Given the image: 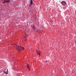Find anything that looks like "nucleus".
Returning a JSON list of instances; mask_svg holds the SVG:
<instances>
[{"label":"nucleus","instance_id":"nucleus-6","mask_svg":"<svg viewBox=\"0 0 76 76\" xmlns=\"http://www.w3.org/2000/svg\"><path fill=\"white\" fill-rule=\"evenodd\" d=\"M40 51L39 50H37V51H36L37 53L38 54H39V57H40V53H39V52Z\"/></svg>","mask_w":76,"mask_h":76},{"label":"nucleus","instance_id":"nucleus-1","mask_svg":"<svg viewBox=\"0 0 76 76\" xmlns=\"http://www.w3.org/2000/svg\"><path fill=\"white\" fill-rule=\"evenodd\" d=\"M13 46L15 48H16L17 51H20L22 49L24 50V48L21 46H17L16 45L14 44Z\"/></svg>","mask_w":76,"mask_h":76},{"label":"nucleus","instance_id":"nucleus-4","mask_svg":"<svg viewBox=\"0 0 76 76\" xmlns=\"http://www.w3.org/2000/svg\"><path fill=\"white\" fill-rule=\"evenodd\" d=\"M4 73H5V74H8V69H7V72L4 71Z\"/></svg>","mask_w":76,"mask_h":76},{"label":"nucleus","instance_id":"nucleus-2","mask_svg":"<svg viewBox=\"0 0 76 76\" xmlns=\"http://www.w3.org/2000/svg\"><path fill=\"white\" fill-rule=\"evenodd\" d=\"M32 28L33 29L34 31H36V32H38V29L35 26L33 27Z\"/></svg>","mask_w":76,"mask_h":76},{"label":"nucleus","instance_id":"nucleus-7","mask_svg":"<svg viewBox=\"0 0 76 76\" xmlns=\"http://www.w3.org/2000/svg\"><path fill=\"white\" fill-rule=\"evenodd\" d=\"M30 1H31V2H30V6H31V5H32V3L33 2L32 1V0H30Z\"/></svg>","mask_w":76,"mask_h":76},{"label":"nucleus","instance_id":"nucleus-3","mask_svg":"<svg viewBox=\"0 0 76 76\" xmlns=\"http://www.w3.org/2000/svg\"><path fill=\"white\" fill-rule=\"evenodd\" d=\"M61 4H62V5H66V3L64 1H63L61 2Z\"/></svg>","mask_w":76,"mask_h":76},{"label":"nucleus","instance_id":"nucleus-5","mask_svg":"<svg viewBox=\"0 0 76 76\" xmlns=\"http://www.w3.org/2000/svg\"><path fill=\"white\" fill-rule=\"evenodd\" d=\"M27 36V34H26L25 36L24 37V39H25L26 40V37Z\"/></svg>","mask_w":76,"mask_h":76},{"label":"nucleus","instance_id":"nucleus-9","mask_svg":"<svg viewBox=\"0 0 76 76\" xmlns=\"http://www.w3.org/2000/svg\"><path fill=\"white\" fill-rule=\"evenodd\" d=\"M26 66H27V67H28V69H29V64H27Z\"/></svg>","mask_w":76,"mask_h":76},{"label":"nucleus","instance_id":"nucleus-8","mask_svg":"<svg viewBox=\"0 0 76 76\" xmlns=\"http://www.w3.org/2000/svg\"><path fill=\"white\" fill-rule=\"evenodd\" d=\"M10 2V1L9 0H7L6 1V3H9Z\"/></svg>","mask_w":76,"mask_h":76},{"label":"nucleus","instance_id":"nucleus-10","mask_svg":"<svg viewBox=\"0 0 76 76\" xmlns=\"http://www.w3.org/2000/svg\"><path fill=\"white\" fill-rule=\"evenodd\" d=\"M6 1H4V2H3V3H6Z\"/></svg>","mask_w":76,"mask_h":76},{"label":"nucleus","instance_id":"nucleus-11","mask_svg":"<svg viewBox=\"0 0 76 76\" xmlns=\"http://www.w3.org/2000/svg\"><path fill=\"white\" fill-rule=\"evenodd\" d=\"M46 62H47V61H46Z\"/></svg>","mask_w":76,"mask_h":76}]
</instances>
